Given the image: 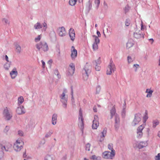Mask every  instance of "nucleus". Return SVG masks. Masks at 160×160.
I'll return each instance as SVG.
<instances>
[{
    "label": "nucleus",
    "instance_id": "5",
    "mask_svg": "<svg viewBox=\"0 0 160 160\" xmlns=\"http://www.w3.org/2000/svg\"><path fill=\"white\" fill-rule=\"evenodd\" d=\"M116 70V68L114 64L111 62L108 66L107 70V74L110 75L112 72H114Z\"/></svg>",
    "mask_w": 160,
    "mask_h": 160
},
{
    "label": "nucleus",
    "instance_id": "54",
    "mask_svg": "<svg viewBox=\"0 0 160 160\" xmlns=\"http://www.w3.org/2000/svg\"><path fill=\"white\" fill-rule=\"evenodd\" d=\"M149 40L150 41H151L152 42H151L152 44L153 43V42L154 41L153 39L152 38H151V39H149Z\"/></svg>",
    "mask_w": 160,
    "mask_h": 160
},
{
    "label": "nucleus",
    "instance_id": "10",
    "mask_svg": "<svg viewBox=\"0 0 160 160\" xmlns=\"http://www.w3.org/2000/svg\"><path fill=\"white\" fill-rule=\"evenodd\" d=\"M67 92L64 90L62 94L60 96L61 101L64 104L65 106L68 100V95L66 94Z\"/></svg>",
    "mask_w": 160,
    "mask_h": 160
},
{
    "label": "nucleus",
    "instance_id": "35",
    "mask_svg": "<svg viewBox=\"0 0 160 160\" xmlns=\"http://www.w3.org/2000/svg\"><path fill=\"white\" fill-rule=\"evenodd\" d=\"M108 148L110 150H111V152L112 151H115L113 149V144H109L108 145Z\"/></svg>",
    "mask_w": 160,
    "mask_h": 160
},
{
    "label": "nucleus",
    "instance_id": "55",
    "mask_svg": "<svg viewBox=\"0 0 160 160\" xmlns=\"http://www.w3.org/2000/svg\"><path fill=\"white\" fill-rule=\"evenodd\" d=\"M101 62L100 61L99 59L98 60V62H96V63H97L98 64H99Z\"/></svg>",
    "mask_w": 160,
    "mask_h": 160
},
{
    "label": "nucleus",
    "instance_id": "3",
    "mask_svg": "<svg viewBox=\"0 0 160 160\" xmlns=\"http://www.w3.org/2000/svg\"><path fill=\"white\" fill-rule=\"evenodd\" d=\"M91 67L87 63L82 71L83 78L84 80H87L88 78V74L91 72Z\"/></svg>",
    "mask_w": 160,
    "mask_h": 160
},
{
    "label": "nucleus",
    "instance_id": "62",
    "mask_svg": "<svg viewBox=\"0 0 160 160\" xmlns=\"http://www.w3.org/2000/svg\"><path fill=\"white\" fill-rule=\"evenodd\" d=\"M97 26H98V25H97V24H96L95 25V27H97Z\"/></svg>",
    "mask_w": 160,
    "mask_h": 160
},
{
    "label": "nucleus",
    "instance_id": "39",
    "mask_svg": "<svg viewBox=\"0 0 160 160\" xmlns=\"http://www.w3.org/2000/svg\"><path fill=\"white\" fill-rule=\"evenodd\" d=\"M91 145L89 143H88L86 145V150H88V151H90V148Z\"/></svg>",
    "mask_w": 160,
    "mask_h": 160
},
{
    "label": "nucleus",
    "instance_id": "37",
    "mask_svg": "<svg viewBox=\"0 0 160 160\" xmlns=\"http://www.w3.org/2000/svg\"><path fill=\"white\" fill-rule=\"evenodd\" d=\"M41 37H42V36L41 35H38L37 37L36 38H35V42H37L39 41L40 40V39L41 38Z\"/></svg>",
    "mask_w": 160,
    "mask_h": 160
},
{
    "label": "nucleus",
    "instance_id": "44",
    "mask_svg": "<svg viewBox=\"0 0 160 160\" xmlns=\"http://www.w3.org/2000/svg\"><path fill=\"white\" fill-rule=\"evenodd\" d=\"M18 134L20 136H22L23 135V132L20 130H19L18 131Z\"/></svg>",
    "mask_w": 160,
    "mask_h": 160
},
{
    "label": "nucleus",
    "instance_id": "12",
    "mask_svg": "<svg viewBox=\"0 0 160 160\" xmlns=\"http://www.w3.org/2000/svg\"><path fill=\"white\" fill-rule=\"evenodd\" d=\"M0 147L2 150H5L6 151H9L11 148V144L9 143H6L5 145L3 146L2 144L0 145Z\"/></svg>",
    "mask_w": 160,
    "mask_h": 160
},
{
    "label": "nucleus",
    "instance_id": "32",
    "mask_svg": "<svg viewBox=\"0 0 160 160\" xmlns=\"http://www.w3.org/2000/svg\"><path fill=\"white\" fill-rule=\"evenodd\" d=\"M16 51L18 53H20L21 51V47L18 44L16 45Z\"/></svg>",
    "mask_w": 160,
    "mask_h": 160
},
{
    "label": "nucleus",
    "instance_id": "38",
    "mask_svg": "<svg viewBox=\"0 0 160 160\" xmlns=\"http://www.w3.org/2000/svg\"><path fill=\"white\" fill-rule=\"evenodd\" d=\"M43 31H45L46 30V29L47 28V24L45 22H44L43 24Z\"/></svg>",
    "mask_w": 160,
    "mask_h": 160
},
{
    "label": "nucleus",
    "instance_id": "47",
    "mask_svg": "<svg viewBox=\"0 0 160 160\" xmlns=\"http://www.w3.org/2000/svg\"><path fill=\"white\" fill-rule=\"evenodd\" d=\"M9 129V127L8 126H6L5 128L4 129L5 132H7Z\"/></svg>",
    "mask_w": 160,
    "mask_h": 160
},
{
    "label": "nucleus",
    "instance_id": "42",
    "mask_svg": "<svg viewBox=\"0 0 160 160\" xmlns=\"http://www.w3.org/2000/svg\"><path fill=\"white\" fill-rule=\"evenodd\" d=\"M125 24L126 26H129L130 24V21L129 20H126L125 21Z\"/></svg>",
    "mask_w": 160,
    "mask_h": 160
},
{
    "label": "nucleus",
    "instance_id": "24",
    "mask_svg": "<svg viewBox=\"0 0 160 160\" xmlns=\"http://www.w3.org/2000/svg\"><path fill=\"white\" fill-rule=\"evenodd\" d=\"M111 118H112L114 115H117L116 114V110L115 107H113L110 111Z\"/></svg>",
    "mask_w": 160,
    "mask_h": 160
},
{
    "label": "nucleus",
    "instance_id": "9",
    "mask_svg": "<svg viewBox=\"0 0 160 160\" xmlns=\"http://www.w3.org/2000/svg\"><path fill=\"white\" fill-rule=\"evenodd\" d=\"M92 37L94 40V42L92 45V48L94 50H96L98 48V44L99 43L100 40L97 36L93 35Z\"/></svg>",
    "mask_w": 160,
    "mask_h": 160
},
{
    "label": "nucleus",
    "instance_id": "45",
    "mask_svg": "<svg viewBox=\"0 0 160 160\" xmlns=\"http://www.w3.org/2000/svg\"><path fill=\"white\" fill-rule=\"evenodd\" d=\"M95 2L96 4H97L98 6L100 2V0H95Z\"/></svg>",
    "mask_w": 160,
    "mask_h": 160
},
{
    "label": "nucleus",
    "instance_id": "59",
    "mask_svg": "<svg viewBox=\"0 0 160 160\" xmlns=\"http://www.w3.org/2000/svg\"><path fill=\"white\" fill-rule=\"evenodd\" d=\"M82 112L81 109H80L79 111V112Z\"/></svg>",
    "mask_w": 160,
    "mask_h": 160
},
{
    "label": "nucleus",
    "instance_id": "19",
    "mask_svg": "<svg viewBox=\"0 0 160 160\" xmlns=\"http://www.w3.org/2000/svg\"><path fill=\"white\" fill-rule=\"evenodd\" d=\"M10 74L12 78H15L18 74V72L16 69V68L13 69L10 72Z\"/></svg>",
    "mask_w": 160,
    "mask_h": 160
},
{
    "label": "nucleus",
    "instance_id": "46",
    "mask_svg": "<svg viewBox=\"0 0 160 160\" xmlns=\"http://www.w3.org/2000/svg\"><path fill=\"white\" fill-rule=\"evenodd\" d=\"M95 69L97 71H99L100 69V68L98 66L96 65L95 67Z\"/></svg>",
    "mask_w": 160,
    "mask_h": 160
},
{
    "label": "nucleus",
    "instance_id": "57",
    "mask_svg": "<svg viewBox=\"0 0 160 160\" xmlns=\"http://www.w3.org/2000/svg\"><path fill=\"white\" fill-rule=\"evenodd\" d=\"M71 90H72L71 94L72 95V94H73V91L72 88V87H71Z\"/></svg>",
    "mask_w": 160,
    "mask_h": 160
},
{
    "label": "nucleus",
    "instance_id": "11",
    "mask_svg": "<svg viewBox=\"0 0 160 160\" xmlns=\"http://www.w3.org/2000/svg\"><path fill=\"white\" fill-rule=\"evenodd\" d=\"M98 120V116L95 115L94 116V120L93 121V123L92 126V128L93 129H96L99 126V123Z\"/></svg>",
    "mask_w": 160,
    "mask_h": 160
},
{
    "label": "nucleus",
    "instance_id": "50",
    "mask_svg": "<svg viewBox=\"0 0 160 160\" xmlns=\"http://www.w3.org/2000/svg\"><path fill=\"white\" fill-rule=\"evenodd\" d=\"M133 66L136 68V71L137 68L139 67V65L137 64H135L133 65Z\"/></svg>",
    "mask_w": 160,
    "mask_h": 160
},
{
    "label": "nucleus",
    "instance_id": "8",
    "mask_svg": "<svg viewBox=\"0 0 160 160\" xmlns=\"http://www.w3.org/2000/svg\"><path fill=\"white\" fill-rule=\"evenodd\" d=\"M3 117L6 120H9L12 117V114L8 110L7 107L5 108L3 112Z\"/></svg>",
    "mask_w": 160,
    "mask_h": 160
},
{
    "label": "nucleus",
    "instance_id": "23",
    "mask_svg": "<svg viewBox=\"0 0 160 160\" xmlns=\"http://www.w3.org/2000/svg\"><path fill=\"white\" fill-rule=\"evenodd\" d=\"M57 115L55 114H53L52 118V123L53 125H55L56 123Z\"/></svg>",
    "mask_w": 160,
    "mask_h": 160
},
{
    "label": "nucleus",
    "instance_id": "7",
    "mask_svg": "<svg viewBox=\"0 0 160 160\" xmlns=\"http://www.w3.org/2000/svg\"><path fill=\"white\" fill-rule=\"evenodd\" d=\"M142 118V115L140 113H138L135 114V118L132 122V125L133 126H135L138 124L141 121Z\"/></svg>",
    "mask_w": 160,
    "mask_h": 160
},
{
    "label": "nucleus",
    "instance_id": "31",
    "mask_svg": "<svg viewBox=\"0 0 160 160\" xmlns=\"http://www.w3.org/2000/svg\"><path fill=\"white\" fill-rule=\"evenodd\" d=\"M90 158L93 160H100L101 159V157L99 156H96L95 155H92Z\"/></svg>",
    "mask_w": 160,
    "mask_h": 160
},
{
    "label": "nucleus",
    "instance_id": "41",
    "mask_svg": "<svg viewBox=\"0 0 160 160\" xmlns=\"http://www.w3.org/2000/svg\"><path fill=\"white\" fill-rule=\"evenodd\" d=\"M155 159L156 160H160V153H158V155L155 157Z\"/></svg>",
    "mask_w": 160,
    "mask_h": 160
},
{
    "label": "nucleus",
    "instance_id": "20",
    "mask_svg": "<svg viewBox=\"0 0 160 160\" xmlns=\"http://www.w3.org/2000/svg\"><path fill=\"white\" fill-rule=\"evenodd\" d=\"M16 112L18 114H21L25 113V109L23 106L18 107Z\"/></svg>",
    "mask_w": 160,
    "mask_h": 160
},
{
    "label": "nucleus",
    "instance_id": "60",
    "mask_svg": "<svg viewBox=\"0 0 160 160\" xmlns=\"http://www.w3.org/2000/svg\"><path fill=\"white\" fill-rule=\"evenodd\" d=\"M84 160H88V159H87L86 158H84Z\"/></svg>",
    "mask_w": 160,
    "mask_h": 160
},
{
    "label": "nucleus",
    "instance_id": "51",
    "mask_svg": "<svg viewBox=\"0 0 160 160\" xmlns=\"http://www.w3.org/2000/svg\"><path fill=\"white\" fill-rule=\"evenodd\" d=\"M5 59L6 60V61L8 62H9V61H8V56L6 55L5 56Z\"/></svg>",
    "mask_w": 160,
    "mask_h": 160
},
{
    "label": "nucleus",
    "instance_id": "6",
    "mask_svg": "<svg viewBox=\"0 0 160 160\" xmlns=\"http://www.w3.org/2000/svg\"><path fill=\"white\" fill-rule=\"evenodd\" d=\"M75 67L74 64L71 63L68 67L67 71V74L68 76L72 75L75 72Z\"/></svg>",
    "mask_w": 160,
    "mask_h": 160
},
{
    "label": "nucleus",
    "instance_id": "15",
    "mask_svg": "<svg viewBox=\"0 0 160 160\" xmlns=\"http://www.w3.org/2000/svg\"><path fill=\"white\" fill-rule=\"evenodd\" d=\"M144 128L143 125H141L138 127L137 132V137L138 138H141L142 136L143 133L142 131Z\"/></svg>",
    "mask_w": 160,
    "mask_h": 160
},
{
    "label": "nucleus",
    "instance_id": "33",
    "mask_svg": "<svg viewBox=\"0 0 160 160\" xmlns=\"http://www.w3.org/2000/svg\"><path fill=\"white\" fill-rule=\"evenodd\" d=\"M78 0H70L69 3L72 6H74Z\"/></svg>",
    "mask_w": 160,
    "mask_h": 160
},
{
    "label": "nucleus",
    "instance_id": "34",
    "mask_svg": "<svg viewBox=\"0 0 160 160\" xmlns=\"http://www.w3.org/2000/svg\"><path fill=\"white\" fill-rule=\"evenodd\" d=\"M148 118V112L147 111H146L145 112V115L143 117V119L144 122H145L147 119Z\"/></svg>",
    "mask_w": 160,
    "mask_h": 160
},
{
    "label": "nucleus",
    "instance_id": "48",
    "mask_svg": "<svg viewBox=\"0 0 160 160\" xmlns=\"http://www.w3.org/2000/svg\"><path fill=\"white\" fill-rule=\"evenodd\" d=\"M41 62L42 64V67L43 68H44L45 65V63L43 60H42Z\"/></svg>",
    "mask_w": 160,
    "mask_h": 160
},
{
    "label": "nucleus",
    "instance_id": "56",
    "mask_svg": "<svg viewBox=\"0 0 160 160\" xmlns=\"http://www.w3.org/2000/svg\"><path fill=\"white\" fill-rule=\"evenodd\" d=\"M158 137H159L160 138V132H158Z\"/></svg>",
    "mask_w": 160,
    "mask_h": 160
},
{
    "label": "nucleus",
    "instance_id": "29",
    "mask_svg": "<svg viewBox=\"0 0 160 160\" xmlns=\"http://www.w3.org/2000/svg\"><path fill=\"white\" fill-rule=\"evenodd\" d=\"M11 63V62H9L6 63L4 65V68L6 70H8L9 69L10 67Z\"/></svg>",
    "mask_w": 160,
    "mask_h": 160
},
{
    "label": "nucleus",
    "instance_id": "14",
    "mask_svg": "<svg viewBox=\"0 0 160 160\" xmlns=\"http://www.w3.org/2000/svg\"><path fill=\"white\" fill-rule=\"evenodd\" d=\"M71 57L72 59L76 58L77 55V51L74 47L72 46L71 48Z\"/></svg>",
    "mask_w": 160,
    "mask_h": 160
},
{
    "label": "nucleus",
    "instance_id": "1",
    "mask_svg": "<svg viewBox=\"0 0 160 160\" xmlns=\"http://www.w3.org/2000/svg\"><path fill=\"white\" fill-rule=\"evenodd\" d=\"M37 48L39 51L41 50L44 51H47L48 49V48L47 43L44 42H41L37 43L36 45Z\"/></svg>",
    "mask_w": 160,
    "mask_h": 160
},
{
    "label": "nucleus",
    "instance_id": "28",
    "mask_svg": "<svg viewBox=\"0 0 160 160\" xmlns=\"http://www.w3.org/2000/svg\"><path fill=\"white\" fill-rule=\"evenodd\" d=\"M159 121L157 120H155L153 121V127L155 128L157 125L159 124Z\"/></svg>",
    "mask_w": 160,
    "mask_h": 160
},
{
    "label": "nucleus",
    "instance_id": "17",
    "mask_svg": "<svg viewBox=\"0 0 160 160\" xmlns=\"http://www.w3.org/2000/svg\"><path fill=\"white\" fill-rule=\"evenodd\" d=\"M79 113V122L78 123L82 128L84 126L83 118L82 116V112H80Z\"/></svg>",
    "mask_w": 160,
    "mask_h": 160
},
{
    "label": "nucleus",
    "instance_id": "63",
    "mask_svg": "<svg viewBox=\"0 0 160 160\" xmlns=\"http://www.w3.org/2000/svg\"><path fill=\"white\" fill-rule=\"evenodd\" d=\"M58 53L59 54H60V52L59 50Z\"/></svg>",
    "mask_w": 160,
    "mask_h": 160
},
{
    "label": "nucleus",
    "instance_id": "36",
    "mask_svg": "<svg viewBox=\"0 0 160 160\" xmlns=\"http://www.w3.org/2000/svg\"><path fill=\"white\" fill-rule=\"evenodd\" d=\"M44 160H53V158L51 156L47 155L45 157Z\"/></svg>",
    "mask_w": 160,
    "mask_h": 160
},
{
    "label": "nucleus",
    "instance_id": "43",
    "mask_svg": "<svg viewBox=\"0 0 160 160\" xmlns=\"http://www.w3.org/2000/svg\"><path fill=\"white\" fill-rule=\"evenodd\" d=\"M128 60L129 63H130L132 61V58L129 56H128Z\"/></svg>",
    "mask_w": 160,
    "mask_h": 160
},
{
    "label": "nucleus",
    "instance_id": "58",
    "mask_svg": "<svg viewBox=\"0 0 160 160\" xmlns=\"http://www.w3.org/2000/svg\"><path fill=\"white\" fill-rule=\"evenodd\" d=\"M50 134H49V135H48V134H47L46 135V137H49V136H50Z\"/></svg>",
    "mask_w": 160,
    "mask_h": 160
},
{
    "label": "nucleus",
    "instance_id": "2",
    "mask_svg": "<svg viewBox=\"0 0 160 160\" xmlns=\"http://www.w3.org/2000/svg\"><path fill=\"white\" fill-rule=\"evenodd\" d=\"M23 142L21 139H18L17 140L13 145V148L16 151H20L22 148Z\"/></svg>",
    "mask_w": 160,
    "mask_h": 160
},
{
    "label": "nucleus",
    "instance_id": "52",
    "mask_svg": "<svg viewBox=\"0 0 160 160\" xmlns=\"http://www.w3.org/2000/svg\"><path fill=\"white\" fill-rule=\"evenodd\" d=\"M93 110L94 112H97V108L96 106L94 107L93 108Z\"/></svg>",
    "mask_w": 160,
    "mask_h": 160
},
{
    "label": "nucleus",
    "instance_id": "13",
    "mask_svg": "<svg viewBox=\"0 0 160 160\" xmlns=\"http://www.w3.org/2000/svg\"><path fill=\"white\" fill-rule=\"evenodd\" d=\"M58 33L59 35L61 37L65 36L66 32L65 28L63 27L59 28L58 29Z\"/></svg>",
    "mask_w": 160,
    "mask_h": 160
},
{
    "label": "nucleus",
    "instance_id": "49",
    "mask_svg": "<svg viewBox=\"0 0 160 160\" xmlns=\"http://www.w3.org/2000/svg\"><path fill=\"white\" fill-rule=\"evenodd\" d=\"M97 33L98 37H100L101 36V34L100 32L98 31H97Z\"/></svg>",
    "mask_w": 160,
    "mask_h": 160
},
{
    "label": "nucleus",
    "instance_id": "25",
    "mask_svg": "<svg viewBox=\"0 0 160 160\" xmlns=\"http://www.w3.org/2000/svg\"><path fill=\"white\" fill-rule=\"evenodd\" d=\"M146 92L148 93L147 95V97H150L152 96L153 91L151 90L148 89L146 90Z\"/></svg>",
    "mask_w": 160,
    "mask_h": 160
},
{
    "label": "nucleus",
    "instance_id": "61",
    "mask_svg": "<svg viewBox=\"0 0 160 160\" xmlns=\"http://www.w3.org/2000/svg\"><path fill=\"white\" fill-rule=\"evenodd\" d=\"M129 44V43H128V42L127 43V47L128 46V45Z\"/></svg>",
    "mask_w": 160,
    "mask_h": 160
},
{
    "label": "nucleus",
    "instance_id": "22",
    "mask_svg": "<svg viewBox=\"0 0 160 160\" xmlns=\"http://www.w3.org/2000/svg\"><path fill=\"white\" fill-rule=\"evenodd\" d=\"M115 126L116 128H118L119 126V118L118 116L117 115H115Z\"/></svg>",
    "mask_w": 160,
    "mask_h": 160
},
{
    "label": "nucleus",
    "instance_id": "21",
    "mask_svg": "<svg viewBox=\"0 0 160 160\" xmlns=\"http://www.w3.org/2000/svg\"><path fill=\"white\" fill-rule=\"evenodd\" d=\"M134 36L136 38H139L141 37L144 38V35L141 33L140 32L134 33Z\"/></svg>",
    "mask_w": 160,
    "mask_h": 160
},
{
    "label": "nucleus",
    "instance_id": "27",
    "mask_svg": "<svg viewBox=\"0 0 160 160\" xmlns=\"http://www.w3.org/2000/svg\"><path fill=\"white\" fill-rule=\"evenodd\" d=\"M34 28L35 29H40L42 28V26L39 22H37L35 24Z\"/></svg>",
    "mask_w": 160,
    "mask_h": 160
},
{
    "label": "nucleus",
    "instance_id": "40",
    "mask_svg": "<svg viewBox=\"0 0 160 160\" xmlns=\"http://www.w3.org/2000/svg\"><path fill=\"white\" fill-rule=\"evenodd\" d=\"M2 22L5 24H8L9 23V22L7 19L3 18L2 20Z\"/></svg>",
    "mask_w": 160,
    "mask_h": 160
},
{
    "label": "nucleus",
    "instance_id": "53",
    "mask_svg": "<svg viewBox=\"0 0 160 160\" xmlns=\"http://www.w3.org/2000/svg\"><path fill=\"white\" fill-rule=\"evenodd\" d=\"M52 60H49L48 62V63L49 64H51L52 63Z\"/></svg>",
    "mask_w": 160,
    "mask_h": 160
},
{
    "label": "nucleus",
    "instance_id": "16",
    "mask_svg": "<svg viewBox=\"0 0 160 160\" xmlns=\"http://www.w3.org/2000/svg\"><path fill=\"white\" fill-rule=\"evenodd\" d=\"M69 35L72 41H74L75 37V32L74 30L71 28L69 30Z\"/></svg>",
    "mask_w": 160,
    "mask_h": 160
},
{
    "label": "nucleus",
    "instance_id": "18",
    "mask_svg": "<svg viewBox=\"0 0 160 160\" xmlns=\"http://www.w3.org/2000/svg\"><path fill=\"white\" fill-rule=\"evenodd\" d=\"M137 147L139 149L146 147L148 145V143L147 141L141 142L136 144Z\"/></svg>",
    "mask_w": 160,
    "mask_h": 160
},
{
    "label": "nucleus",
    "instance_id": "26",
    "mask_svg": "<svg viewBox=\"0 0 160 160\" xmlns=\"http://www.w3.org/2000/svg\"><path fill=\"white\" fill-rule=\"evenodd\" d=\"M24 98L22 96H20L18 99V104L19 105L22 104L24 102Z\"/></svg>",
    "mask_w": 160,
    "mask_h": 160
},
{
    "label": "nucleus",
    "instance_id": "4",
    "mask_svg": "<svg viewBox=\"0 0 160 160\" xmlns=\"http://www.w3.org/2000/svg\"><path fill=\"white\" fill-rule=\"evenodd\" d=\"M115 151H105L103 153V157L106 159H112L115 154Z\"/></svg>",
    "mask_w": 160,
    "mask_h": 160
},
{
    "label": "nucleus",
    "instance_id": "30",
    "mask_svg": "<svg viewBox=\"0 0 160 160\" xmlns=\"http://www.w3.org/2000/svg\"><path fill=\"white\" fill-rule=\"evenodd\" d=\"M106 132H107L106 129H104L103 130V132H102V133H101L102 135H101V137H102V140H103L104 138L105 137V136L106 135Z\"/></svg>",
    "mask_w": 160,
    "mask_h": 160
},
{
    "label": "nucleus",
    "instance_id": "64",
    "mask_svg": "<svg viewBox=\"0 0 160 160\" xmlns=\"http://www.w3.org/2000/svg\"><path fill=\"white\" fill-rule=\"evenodd\" d=\"M159 65L160 66V62L159 64Z\"/></svg>",
    "mask_w": 160,
    "mask_h": 160
}]
</instances>
